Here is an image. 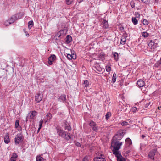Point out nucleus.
Returning <instances> with one entry per match:
<instances>
[{"instance_id":"f257e3e1","label":"nucleus","mask_w":161,"mask_h":161,"mask_svg":"<svg viewBox=\"0 0 161 161\" xmlns=\"http://www.w3.org/2000/svg\"><path fill=\"white\" fill-rule=\"evenodd\" d=\"M121 139V133L119 131V134L114 136L111 142V148L113 154L117 158V161H121V152L119 150L120 148L121 143L119 141Z\"/></svg>"},{"instance_id":"f03ea898","label":"nucleus","mask_w":161,"mask_h":161,"mask_svg":"<svg viewBox=\"0 0 161 161\" xmlns=\"http://www.w3.org/2000/svg\"><path fill=\"white\" fill-rule=\"evenodd\" d=\"M56 130L57 133L61 137L64 138L66 140L68 141L71 138L70 133H67L61 129L59 127H57Z\"/></svg>"},{"instance_id":"7ed1b4c3","label":"nucleus","mask_w":161,"mask_h":161,"mask_svg":"<svg viewBox=\"0 0 161 161\" xmlns=\"http://www.w3.org/2000/svg\"><path fill=\"white\" fill-rule=\"evenodd\" d=\"M24 137L23 136L21 133L19 134H17L14 138L15 143L17 145L19 144L20 143H21Z\"/></svg>"},{"instance_id":"20e7f679","label":"nucleus","mask_w":161,"mask_h":161,"mask_svg":"<svg viewBox=\"0 0 161 161\" xmlns=\"http://www.w3.org/2000/svg\"><path fill=\"white\" fill-rule=\"evenodd\" d=\"M93 69L95 70L97 73H103L104 71V69H102L100 66L99 64L98 63H96L93 66Z\"/></svg>"},{"instance_id":"39448f33","label":"nucleus","mask_w":161,"mask_h":161,"mask_svg":"<svg viewBox=\"0 0 161 161\" xmlns=\"http://www.w3.org/2000/svg\"><path fill=\"white\" fill-rule=\"evenodd\" d=\"M157 152L156 149H153L150 151L149 153L148 157L149 158L153 160H154V156L155 154Z\"/></svg>"},{"instance_id":"423d86ee","label":"nucleus","mask_w":161,"mask_h":161,"mask_svg":"<svg viewBox=\"0 0 161 161\" xmlns=\"http://www.w3.org/2000/svg\"><path fill=\"white\" fill-rule=\"evenodd\" d=\"M148 46L152 51H154L158 47V44L151 40L148 44Z\"/></svg>"},{"instance_id":"0eeeda50","label":"nucleus","mask_w":161,"mask_h":161,"mask_svg":"<svg viewBox=\"0 0 161 161\" xmlns=\"http://www.w3.org/2000/svg\"><path fill=\"white\" fill-rule=\"evenodd\" d=\"M89 125L92 130L95 131H97L98 126L96 123L93 121H91L89 123Z\"/></svg>"},{"instance_id":"6e6552de","label":"nucleus","mask_w":161,"mask_h":161,"mask_svg":"<svg viewBox=\"0 0 161 161\" xmlns=\"http://www.w3.org/2000/svg\"><path fill=\"white\" fill-rule=\"evenodd\" d=\"M43 98L42 94H41L39 92L38 93L36 94L35 96V100L36 103H39L42 99Z\"/></svg>"},{"instance_id":"1a4fd4ad","label":"nucleus","mask_w":161,"mask_h":161,"mask_svg":"<svg viewBox=\"0 0 161 161\" xmlns=\"http://www.w3.org/2000/svg\"><path fill=\"white\" fill-rule=\"evenodd\" d=\"M64 129L68 131H70L71 130V128L69 124L67 122L66 120L64 121Z\"/></svg>"},{"instance_id":"9d476101","label":"nucleus","mask_w":161,"mask_h":161,"mask_svg":"<svg viewBox=\"0 0 161 161\" xmlns=\"http://www.w3.org/2000/svg\"><path fill=\"white\" fill-rule=\"evenodd\" d=\"M137 84L139 87H143L145 84L144 81L142 80H139L137 82Z\"/></svg>"},{"instance_id":"9b49d317","label":"nucleus","mask_w":161,"mask_h":161,"mask_svg":"<svg viewBox=\"0 0 161 161\" xmlns=\"http://www.w3.org/2000/svg\"><path fill=\"white\" fill-rule=\"evenodd\" d=\"M72 40V38L71 36L69 35H67L65 39V42L66 43L68 44L70 43Z\"/></svg>"},{"instance_id":"f8f14e48","label":"nucleus","mask_w":161,"mask_h":161,"mask_svg":"<svg viewBox=\"0 0 161 161\" xmlns=\"http://www.w3.org/2000/svg\"><path fill=\"white\" fill-rule=\"evenodd\" d=\"M24 12H19L15 14L14 15L16 16V19H18L21 18L24 15Z\"/></svg>"},{"instance_id":"ddd939ff","label":"nucleus","mask_w":161,"mask_h":161,"mask_svg":"<svg viewBox=\"0 0 161 161\" xmlns=\"http://www.w3.org/2000/svg\"><path fill=\"white\" fill-rule=\"evenodd\" d=\"M10 139L9 137V134L7 133L5 136L4 138V142L6 144H8L9 143Z\"/></svg>"},{"instance_id":"4468645a","label":"nucleus","mask_w":161,"mask_h":161,"mask_svg":"<svg viewBox=\"0 0 161 161\" xmlns=\"http://www.w3.org/2000/svg\"><path fill=\"white\" fill-rule=\"evenodd\" d=\"M124 36H123V38H121V44H124L126 41V37H127V34L125 32V31H124Z\"/></svg>"},{"instance_id":"2eb2a0df","label":"nucleus","mask_w":161,"mask_h":161,"mask_svg":"<svg viewBox=\"0 0 161 161\" xmlns=\"http://www.w3.org/2000/svg\"><path fill=\"white\" fill-rule=\"evenodd\" d=\"M105 53L103 52H101L98 56L102 60H103L105 59Z\"/></svg>"},{"instance_id":"dca6fc26","label":"nucleus","mask_w":161,"mask_h":161,"mask_svg":"<svg viewBox=\"0 0 161 161\" xmlns=\"http://www.w3.org/2000/svg\"><path fill=\"white\" fill-rule=\"evenodd\" d=\"M19 120H16L15 121V128H17L19 127V129H18V130H21L22 128L20 126L19 127Z\"/></svg>"},{"instance_id":"f3484780","label":"nucleus","mask_w":161,"mask_h":161,"mask_svg":"<svg viewBox=\"0 0 161 161\" xmlns=\"http://www.w3.org/2000/svg\"><path fill=\"white\" fill-rule=\"evenodd\" d=\"M94 161H106L104 158L101 157H96L94 159Z\"/></svg>"},{"instance_id":"a211bd4d","label":"nucleus","mask_w":161,"mask_h":161,"mask_svg":"<svg viewBox=\"0 0 161 161\" xmlns=\"http://www.w3.org/2000/svg\"><path fill=\"white\" fill-rule=\"evenodd\" d=\"M16 18V15H14L12 16L8 19V20L9 21H10L12 23H13L16 20H17Z\"/></svg>"},{"instance_id":"6ab92c4d","label":"nucleus","mask_w":161,"mask_h":161,"mask_svg":"<svg viewBox=\"0 0 161 161\" xmlns=\"http://www.w3.org/2000/svg\"><path fill=\"white\" fill-rule=\"evenodd\" d=\"M103 25V27L105 29H107L108 27V21L106 20H103L102 22Z\"/></svg>"},{"instance_id":"aec40b11","label":"nucleus","mask_w":161,"mask_h":161,"mask_svg":"<svg viewBox=\"0 0 161 161\" xmlns=\"http://www.w3.org/2000/svg\"><path fill=\"white\" fill-rule=\"evenodd\" d=\"M59 99L63 102L65 101L66 100V96L65 94L61 95L59 98Z\"/></svg>"},{"instance_id":"412c9836","label":"nucleus","mask_w":161,"mask_h":161,"mask_svg":"<svg viewBox=\"0 0 161 161\" xmlns=\"http://www.w3.org/2000/svg\"><path fill=\"white\" fill-rule=\"evenodd\" d=\"M62 37H63L66 34L67 32V30L65 29H64L60 30L59 31Z\"/></svg>"},{"instance_id":"4be33fe9","label":"nucleus","mask_w":161,"mask_h":161,"mask_svg":"<svg viewBox=\"0 0 161 161\" xmlns=\"http://www.w3.org/2000/svg\"><path fill=\"white\" fill-rule=\"evenodd\" d=\"M113 55L114 59L116 61H117L119 58L118 53L115 52H113Z\"/></svg>"},{"instance_id":"5701e85b","label":"nucleus","mask_w":161,"mask_h":161,"mask_svg":"<svg viewBox=\"0 0 161 161\" xmlns=\"http://www.w3.org/2000/svg\"><path fill=\"white\" fill-rule=\"evenodd\" d=\"M125 142L127 145L128 146H130L132 144L131 140L130 138H128L126 139Z\"/></svg>"},{"instance_id":"b1692460","label":"nucleus","mask_w":161,"mask_h":161,"mask_svg":"<svg viewBox=\"0 0 161 161\" xmlns=\"http://www.w3.org/2000/svg\"><path fill=\"white\" fill-rule=\"evenodd\" d=\"M111 65L110 64H108L106 66L105 69L106 71L108 72H109L111 69Z\"/></svg>"},{"instance_id":"393cba45","label":"nucleus","mask_w":161,"mask_h":161,"mask_svg":"<svg viewBox=\"0 0 161 161\" xmlns=\"http://www.w3.org/2000/svg\"><path fill=\"white\" fill-rule=\"evenodd\" d=\"M44 160V158L41 157L40 155H38L36 157V161H43Z\"/></svg>"},{"instance_id":"a878e982","label":"nucleus","mask_w":161,"mask_h":161,"mask_svg":"<svg viewBox=\"0 0 161 161\" xmlns=\"http://www.w3.org/2000/svg\"><path fill=\"white\" fill-rule=\"evenodd\" d=\"M56 56L54 54H52L48 58V59H50V60L53 61L56 59Z\"/></svg>"},{"instance_id":"bb28decb","label":"nucleus","mask_w":161,"mask_h":161,"mask_svg":"<svg viewBox=\"0 0 161 161\" xmlns=\"http://www.w3.org/2000/svg\"><path fill=\"white\" fill-rule=\"evenodd\" d=\"M33 22L32 20L29 21L28 23V28L29 29H31V27L33 25Z\"/></svg>"},{"instance_id":"cd10ccee","label":"nucleus","mask_w":161,"mask_h":161,"mask_svg":"<svg viewBox=\"0 0 161 161\" xmlns=\"http://www.w3.org/2000/svg\"><path fill=\"white\" fill-rule=\"evenodd\" d=\"M132 21L134 25H136L138 23V20L135 17L132 18Z\"/></svg>"},{"instance_id":"c85d7f7f","label":"nucleus","mask_w":161,"mask_h":161,"mask_svg":"<svg viewBox=\"0 0 161 161\" xmlns=\"http://www.w3.org/2000/svg\"><path fill=\"white\" fill-rule=\"evenodd\" d=\"M46 116L47 118V120H50L52 119V114L50 113H47Z\"/></svg>"},{"instance_id":"c756f323","label":"nucleus","mask_w":161,"mask_h":161,"mask_svg":"<svg viewBox=\"0 0 161 161\" xmlns=\"http://www.w3.org/2000/svg\"><path fill=\"white\" fill-rule=\"evenodd\" d=\"M111 115V113L110 112H108L105 115L106 119L108 120Z\"/></svg>"},{"instance_id":"7c9ffc66","label":"nucleus","mask_w":161,"mask_h":161,"mask_svg":"<svg viewBox=\"0 0 161 161\" xmlns=\"http://www.w3.org/2000/svg\"><path fill=\"white\" fill-rule=\"evenodd\" d=\"M116 79V75L115 73H114L113 75V76L112 79V82L114 83Z\"/></svg>"},{"instance_id":"2f4dec72","label":"nucleus","mask_w":161,"mask_h":161,"mask_svg":"<svg viewBox=\"0 0 161 161\" xmlns=\"http://www.w3.org/2000/svg\"><path fill=\"white\" fill-rule=\"evenodd\" d=\"M142 36L144 37H147L149 35L148 33L146 32H142Z\"/></svg>"},{"instance_id":"473e14b6","label":"nucleus","mask_w":161,"mask_h":161,"mask_svg":"<svg viewBox=\"0 0 161 161\" xmlns=\"http://www.w3.org/2000/svg\"><path fill=\"white\" fill-rule=\"evenodd\" d=\"M73 1V0H66V3L68 5L71 4Z\"/></svg>"},{"instance_id":"72a5a7b5","label":"nucleus","mask_w":161,"mask_h":161,"mask_svg":"<svg viewBox=\"0 0 161 161\" xmlns=\"http://www.w3.org/2000/svg\"><path fill=\"white\" fill-rule=\"evenodd\" d=\"M84 84L85 87H87L89 85V82L88 80H85L84 81Z\"/></svg>"},{"instance_id":"f704fd0d","label":"nucleus","mask_w":161,"mask_h":161,"mask_svg":"<svg viewBox=\"0 0 161 161\" xmlns=\"http://www.w3.org/2000/svg\"><path fill=\"white\" fill-rule=\"evenodd\" d=\"M12 24L10 21H9L8 20H6L4 23V25L6 26H8L10 24Z\"/></svg>"},{"instance_id":"c9c22d12","label":"nucleus","mask_w":161,"mask_h":161,"mask_svg":"<svg viewBox=\"0 0 161 161\" xmlns=\"http://www.w3.org/2000/svg\"><path fill=\"white\" fill-rule=\"evenodd\" d=\"M31 115L33 117H35L37 114V112L36 111H31Z\"/></svg>"},{"instance_id":"e433bc0d","label":"nucleus","mask_w":161,"mask_h":161,"mask_svg":"<svg viewBox=\"0 0 161 161\" xmlns=\"http://www.w3.org/2000/svg\"><path fill=\"white\" fill-rule=\"evenodd\" d=\"M55 36L58 37L59 38H62L63 37H62V36L61 35V34L60 33L59 31L57 33V34H56V35Z\"/></svg>"},{"instance_id":"4c0bfd02","label":"nucleus","mask_w":161,"mask_h":161,"mask_svg":"<svg viewBox=\"0 0 161 161\" xmlns=\"http://www.w3.org/2000/svg\"><path fill=\"white\" fill-rule=\"evenodd\" d=\"M161 64V63L160 61H158L155 64L154 66L155 67H158Z\"/></svg>"},{"instance_id":"58836bf2","label":"nucleus","mask_w":161,"mask_h":161,"mask_svg":"<svg viewBox=\"0 0 161 161\" xmlns=\"http://www.w3.org/2000/svg\"><path fill=\"white\" fill-rule=\"evenodd\" d=\"M144 3L147 4L149 3L150 0H141Z\"/></svg>"},{"instance_id":"ea45409f","label":"nucleus","mask_w":161,"mask_h":161,"mask_svg":"<svg viewBox=\"0 0 161 161\" xmlns=\"http://www.w3.org/2000/svg\"><path fill=\"white\" fill-rule=\"evenodd\" d=\"M143 24L144 25H147L148 24V22L146 19H144L143 21Z\"/></svg>"},{"instance_id":"a19ab883","label":"nucleus","mask_w":161,"mask_h":161,"mask_svg":"<svg viewBox=\"0 0 161 161\" xmlns=\"http://www.w3.org/2000/svg\"><path fill=\"white\" fill-rule=\"evenodd\" d=\"M130 4L131 7L133 8H134L135 7V3L133 1H132L130 3Z\"/></svg>"},{"instance_id":"79ce46f5","label":"nucleus","mask_w":161,"mask_h":161,"mask_svg":"<svg viewBox=\"0 0 161 161\" xmlns=\"http://www.w3.org/2000/svg\"><path fill=\"white\" fill-rule=\"evenodd\" d=\"M11 157L17 159V158L18 157V155L16 153H14L13 154Z\"/></svg>"},{"instance_id":"37998d69","label":"nucleus","mask_w":161,"mask_h":161,"mask_svg":"<svg viewBox=\"0 0 161 161\" xmlns=\"http://www.w3.org/2000/svg\"><path fill=\"white\" fill-rule=\"evenodd\" d=\"M89 157L88 156H85L84 158L82 161H89L88 160Z\"/></svg>"},{"instance_id":"c03bdc74","label":"nucleus","mask_w":161,"mask_h":161,"mask_svg":"<svg viewBox=\"0 0 161 161\" xmlns=\"http://www.w3.org/2000/svg\"><path fill=\"white\" fill-rule=\"evenodd\" d=\"M128 125V122L126 121H123L121 123V125L123 126H126Z\"/></svg>"},{"instance_id":"a18cd8bd","label":"nucleus","mask_w":161,"mask_h":161,"mask_svg":"<svg viewBox=\"0 0 161 161\" xmlns=\"http://www.w3.org/2000/svg\"><path fill=\"white\" fill-rule=\"evenodd\" d=\"M23 30L24 32L25 33L26 36L27 37H29V34L26 31V29L25 28Z\"/></svg>"},{"instance_id":"49530a36","label":"nucleus","mask_w":161,"mask_h":161,"mask_svg":"<svg viewBox=\"0 0 161 161\" xmlns=\"http://www.w3.org/2000/svg\"><path fill=\"white\" fill-rule=\"evenodd\" d=\"M72 54L71 55L69 54H68L67 55V58L69 60H71L72 59Z\"/></svg>"},{"instance_id":"de8ad7c7","label":"nucleus","mask_w":161,"mask_h":161,"mask_svg":"<svg viewBox=\"0 0 161 161\" xmlns=\"http://www.w3.org/2000/svg\"><path fill=\"white\" fill-rule=\"evenodd\" d=\"M121 161H129V160L123 157L121 155Z\"/></svg>"},{"instance_id":"09e8293b","label":"nucleus","mask_w":161,"mask_h":161,"mask_svg":"<svg viewBox=\"0 0 161 161\" xmlns=\"http://www.w3.org/2000/svg\"><path fill=\"white\" fill-rule=\"evenodd\" d=\"M43 122V120H41L39 122V127L41 128Z\"/></svg>"},{"instance_id":"8fccbe9b","label":"nucleus","mask_w":161,"mask_h":161,"mask_svg":"<svg viewBox=\"0 0 161 161\" xmlns=\"http://www.w3.org/2000/svg\"><path fill=\"white\" fill-rule=\"evenodd\" d=\"M75 145L78 147H80L81 146L80 143L78 142H76L75 143Z\"/></svg>"},{"instance_id":"3c124183","label":"nucleus","mask_w":161,"mask_h":161,"mask_svg":"<svg viewBox=\"0 0 161 161\" xmlns=\"http://www.w3.org/2000/svg\"><path fill=\"white\" fill-rule=\"evenodd\" d=\"M72 59H75L76 58V55L75 54H72Z\"/></svg>"},{"instance_id":"603ef678","label":"nucleus","mask_w":161,"mask_h":161,"mask_svg":"<svg viewBox=\"0 0 161 161\" xmlns=\"http://www.w3.org/2000/svg\"><path fill=\"white\" fill-rule=\"evenodd\" d=\"M16 159H17L15 158L11 157L10 158V161H16Z\"/></svg>"},{"instance_id":"864d4df0","label":"nucleus","mask_w":161,"mask_h":161,"mask_svg":"<svg viewBox=\"0 0 161 161\" xmlns=\"http://www.w3.org/2000/svg\"><path fill=\"white\" fill-rule=\"evenodd\" d=\"M125 131H126L124 130H121V136H123V135H124L125 134Z\"/></svg>"},{"instance_id":"5fc2aeb1","label":"nucleus","mask_w":161,"mask_h":161,"mask_svg":"<svg viewBox=\"0 0 161 161\" xmlns=\"http://www.w3.org/2000/svg\"><path fill=\"white\" fill-rule=\"evenodd\" d=\"M48 59V64L51 65H52V62H53V61L50 60V59Z\"/></svg>"},{"instance_id":"6e6d98bb","label":"nucleus","mask_w":161,"mask_h":161,"mask_svg":"<svg viewBox=\"0 0 161 161\" xmlns=\"http://www.w3.org/2000/svg\"><path fill=\"white\" fill-rule=\"evenodd\" d=\"M30 119H34V117H33L31 114L30 115V116L28 117Z\"/></svg>"},{"instance_id":"4d7b16f0","label":"nucleus","mask_w":161,"mask_h":161,"mask_svg":"<svg viewBox=\"0 0 161 161\" xmlns=\"http://www.w3.org/2000/svg\"><path fill=\"white\" fill-rule=\"evenodd\" d=\"M99 157H104L103 155V154L102 153L100 154V155H99Z\"/></svg>"},{"instance_id":"13d9d810","label":"nucleus","mask_w":161,"mask_h":161,"mask_svg":"<svg viewBox=\"0 0 161 161\" xmlns=\"http://www.w3.org/2000/svg\"><path fill=\"white\" fill-rule=\"evenodd\" d=\"M130 152V151L129 150L127 151L126 152V154L127 155Z\"/></svg>"},{"instance_id":"bf43d9fd","label":"nucleus","mask_w":161,"mask_h":161,"mask_svg":"<svg viewBox=\"0 0 161 161\" xmlns=\"http://www.w3.org/2000/svg\"><path fill=\"white\" fill-rule=\"evenodd\" d=\"M145 136L144 135H142V138H145Z\"/></svg>"},{"instance_id":"052dcab7","label":"nucleus","mask_w":161,"mask_h":161,"mask_svg":"<svg viewBox=\"0 0 161 161\" xmlns=\"http://www.w3.org/2000/svg\"><path fill=\"white\" fill-rule=\"evenodd\" d=\"M133 109L134 110H137V108L136 107H134L133 108Z\"/></svg>"},{"instance_id":"680f3d73","label":"nucleus","mask_w":161,"mask_h":161,"mask_svg":"<svg viewBox=\"0 0 161 161\" xmlns=\"http://www.w3.org/2000/svg\"><path fill=\"white\" fill-rule=\"evenodd\" d=\"M41 128H40V127H39V128H38V132L39 131V130L41 129Z\"/></svg>"},{"instance_id":"e2e57ef3","label":"nucleus","mask_w":161,"mask_h":161,"mask_svg":"<svg viewBox=\"0 0 161 161\" xmlns=\"http://www.w3.org/2000/svg\"><path fill=\"white\" fill-rule=\"evenodd\" d=\"M160 108H161V106H160V107H158V109H159V110H160Z\"/></svg>"},{"instance_id":"0e129e2a","label":"nucleus","mask_w":161,"mask_h":161,"mask_svg":"<svg viewBox=\"0 0 161 161\" xmlns=\"http://www.w3.org/2000/svg\"><path fill=\"white\" fill-rule=\"evenodd\" d=\"M83 1V0H80V1H79V3H80V2H82Z\"/></svg>"},{"instance_id":"69168bd1","label":"nucleus","mask_w":161,"mask_h":161,"mask_svg":"<svg viewBox=\"0 0 161 161\" xmlns=\"http://www.w3.org/2000/svg\"><path fill=\"white\" fill-rule=\"evenodd\" d=\"M155 1L156 2H158V0H155Z\"/></svg>"},{"instance_id":"338daca9","label":"nucleus","mask_w":161,"mask_h":161,"mask_svg":"<svg viewBox=\"0 0 161 161\" xmlns=\"http://www.w3.org/2000/svg\"><path fill=\"white\" fill-rule=\"evenodd\" d=\"M124 29V28L123 27H121V29Z\"/></svg>"},{"instance_id":"774afa93","label":"nucleus","mask_w":161,"mask_h":161,"mask_svg":"<svg viewBox=\"0 0 161 161\" xmlns=\"http://www.w3.org/2000/svg\"><path fill=\"white\" fill-rule=\"evenodd\" d=\"M138 14V16H140V14Z\"/></svg>"}]
</instances>
